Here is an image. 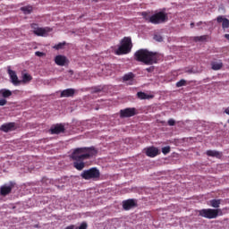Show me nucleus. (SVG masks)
<instances>
[{
  "label": "nucleus",
  "mask_w": 229,
  "mask_h": 229,
  "mask_svg": "<svg viewBox=\"0 0 229 229\" xmlns=\"http://www.w3.org/2000/svg\"><path fill=\"white\" fill-rule=\"evenodd\" d=\"M211 68L213 69V71H219V70L223 69V64L221 62H219V63L213 62L211 64Z\"/></svg>",
  "instance_id": "19"
},
{
  "label": "nucleus",
  "mask_w": 229,
  "mask_h": 229,
  "mask_svg": "<svg viewBox=\"0 0 229 229\" xmlns=\"http://www.w3.org/2000/svg\"><path fill=\"white\" fill-rule=\"evenodd\" d=\"M65 46V43H58L57 45H55L54 47V49H62V47H64Z\"/></svg>",
  "instance_id": "31"
},
{
  "label": "nucleus",
  "mask_w": 229,
  "mask_h": 229,
  "mask_svg": "<svg viewBox=\"0 0 229 229\" xmlns=\"http://www.w3.org/2000/svg\"><path fill=\"white\" fill-rule=\"evenodd\" d=\"M82 180H93L98 181L101 177V172L97 167H92L88 170H84L81 174Z\"/></svg>",
  "instance_id": "5"
},
{
  "label": "nucleus",
  "mask_w": 229,
  "mask_h": 229,
  "mask_svg": "<svg viewBox=\"0 0 229 229\" xmlns=\"http://www.w3.org/2000/svg\"><path fill=\"white\" fill-rule=\"evenodd\" d=\"M141 15L143 19H145V21L150 22L151 24H162L163 22H165L168 19L167 13L164 12H159L157 13L153 14L152 16H149L148 13L143 12Z\"/></svg>",
  "instance_id": "3"
},
{
  "label": "nucleus",
  "mask_w": 229,
  "mask_h": 229,
  "mask_svg": "<svg viewBox=\"0 0 229 229\" xmlns=\"http://www.w3.org/2000/svg\"><path fill=\"white\" fill-rule=\"evenodd\" d=\"M65 132V126L62 123H57L50 128V133L52 135H60V133Z\"/></svg>",
  "instance_id": "9"
},
{
  "label": "nucleus",
  "mask_w": 229,
  "mask_h": 229,
  "mask_svg": "<svg viewBox=\"0 0 229 229\" xmlns=\"http://www.w3.org/2000/svg\"><path fill=\"white\" fill-rule=\"evenodd\" d=\"M31 80H33V78L31 77V75L28 74V73H24L22 75V82L23 83H30V81H31Z\"/></svg>",
  "instance_id": "22"
},
{
  "label": "nucleus",
  "mask_w": 229,
  "mask_h": 229,
  "mask_svg": "<svg viewBox=\"0 0 229 229\" xmlns=\"http://www.w3.org/2000/svg\"><path fill=\"white\" fill-rule=\"evenodd\" d=\"M176 124V122L174 119H169L168 120V125L169 126H174Z\"/></svg>",
  "instance_id": "32"
},
{
  "label": "nucleus",
  "mask_w": 229,
  "mask_h": 229,
  "mask_svg": "<svg viewBox=\"0 0 229 229\" xmlns=\"http://www.w3.org/2000/svg\"><path fill=\"white\" fill-rule=\"evenodd\" d=\"M144 153L147 157H149L150 158H155V157H157V155H160V151L157 147H148L147 148H144Z\"/></svg>",
  "instance_id": "10"
},
{
  "label": "nucleus",
  "mask_w": 229,
  "mask_h": 229,
  "mask_svg": "<svg viewBox=\"0 0 229 229\" xmlns=\"http://www.w3.org/2000/svg\"><path fill=\"white\" fill-rule=\"evenodd\" d=\"M207 155L208 157H216V158H221L223 157V154L216 150H208Z\"/></svg>",
  "instance_id": "18"
},
{
  "label": "nucleus",
  "mask_w": 229,
  "mask_h": 229,
  "mask_svg": "<svg viewBox=\"0 0 229 229\" xmlns=\"http://www.w3.org/2000/svg\"><path fill=\"white\" fill-rule=\"evenodd\" d=\"M35 55H36V56H44V53L39 52V51H37V52L35 53Z\"/></svg>",
  "instance_id": "35"
},
{
  "label": "nucleus",
  "mask_w": 229,
  "mask_h": 229,
  "mask_svg": "<svg viewBox=\"0 0 229 229\" xmlns=\"http://www.w3.org/2000/svg\"><path fill=\"white\" fill-rule=\"evenodd\" d=\"M225 37L227 38V40H229V34H225Z\"/></svg>",
  "instance_id": "37"
},
{
  "label": "nucleus",
  "mask_w": 229,
  "mask_h": 229,
  "mask_svg": "<svg viewBox=\"0 0 229 229\" xmlns=\"http://www.w3.org/2000/svg\"><path fill=\"white\" fill-rule=\"evenodd\" d=\"M137 96H138L139 99H149V95H148L142 91L138 92Z\"/></svg>",
  "instance_id": "25"
},
{
  "label": "nucleus",
  "mask_w": 229,
  "mask_h": 229,
  "mask_svg": "<svg viewBox=\"0 0 229 229\" xmlns=\"http://www.w3.org/2000/svg\"><path fill=\"white\" fill-rule=\"evenodd\" d=\"M147 72H153L155 71V66H149L146 68Z\"/></svg>",
  "instance_id": "33"
},
{
  "label": "nucleus",
  "mask_w": 229,
  "mask_h": 229,
  "mask_svg": "<svg viewBox=\"0 0 229 229\" xmlns=\"http://www.w3.org/2000/svg\"><path fill=\"white\" fill-rule=\"evenodd\" d=\"M135 207H137V200L134 199H129L123 201V210H131V208H135Z\"/></svg>",
  "instance_id": "11"
},
{
  "label": "nucleus",
  "mask_w": 229,
  "mask_h": 229,
  "mask_svg": "<svg viewBox=\"0 0 229 229\" xmlns=\"http://www.w3.org/2000/svg\"><path fill=\"white\" fill-rule=\"evenodd\" d=\"M185 85H187V81L182 79L181 81L176 82V87L180 88V87H185Z\"/></svg>",
  "instance_id": "27"
},
{
  "label": "nucleus",
  "mask_w": 229,
  "mask_h": 229,
  "mask_svg": "<svg viewBox=\"0 0 229 229\" xmlns=\"http://www.w3.org/2000/svg\"><path fill=\"white\" fill-rule=\"evenodd\" d=\"M134 60L136 62H141L145 65H153V64H157L160 60V55L157 52H151L148 49H139L134 53Z\"/></svg>",
  "instance_id": "2"
},
{
  "label": "nucleus",
  "mask_w": 229,
  "mask_h": 229,
  "mask_svg": "<svg viewBox=\"0 0 229 229\" xmlns=\"http://www.w3.org/2000/svg\"><path fill=\"white\" fill-rule=\"evenodd\" d=\"M12 189H13V185H3L0 187V195L1 196H8L12 192Z\"/></svg>",
  "instance_id": "15"
},
{
  "label": "nucleus",
  "mask_w": 229,
  "mask_h": 229,
  "mask_svg": "<svg viewBox=\"0 0 229 229\" xmlns=\"http://www.w3.org/2000/svg\"><path fill=\"white\" fill-rule=\"evenodd\" d=\"M98 155V149L94 147H84V148H78L73 150L72 153V158L75 161L73 163V167L77 169V171H83L85 168L84 160H89Z\"/></svg>",
  "instance_id": "1"
},
{
  "label": "nucleus",
  "mask_w": 229,
  "mask_h": 229,
  "mask_svg": "<svg viewBox=\"0 0 229 229\" xmlns=\"http://www.w3.org/2000/svg\"><path fill=\"white\" fill-rule=\"evenodd\" d=\"M7 101L4 98L0 99V106H4L6 105Z\"/></svg>",
  "instance_id": "34"
},
{
  "label": "nucleus",
  "mask_w": 229,
  "mask_h": 229,
  "mask_svg": "<svg viewBox=\"0 0 229 229\" xmlns=\"http://www.w3.org/2000/svg\"><path fill=\"white\" fill-rule=\"evenodd\" d=\"M193 40L195 42H205V40H207V36L194 37Z\"/></svg>",
  "instance_id": "26"
},
{
  "label": "nucleus",
  "mask_w": 229,
  "mask_h": 229,
  "mask_svg": "<svg viewBox=\"0 0 229 229\" xmlns=\"http://www.w3.org/2000/svg\"><path fill=\"white\" fill-rule=\"evenodd\" d=\"M162 153L164 155H167L168 153H171V147H164L162 148Z\"/></svg>",
  "instance_id": "29"
},
{
  "label": "nucleus",
  "mask_w": 229,
  "mask_h": 229,
  "mask_svg": "<svg viewBox=\"0 0 229 229\" xmlns=\"http://www.w3.org/2000/svg\"><path fill=\"white\" fill-rule=\"evenodd\" d=\"M133 78H135V75L132 72H129L123 76V81H130Z\"/></svg>",
  "instance_id": "24"
},
{
  "label": "nucleus",
  "mask_w": 229,
  "mask_h": 229,
  "mask_svg": "<svg viewBox=\"0 0 229 229\" xmlns=\"http://www.w3.org/2000/svg\"><path fill=\"white\" fill-rule=\"evenodd\" d=\"M210 205L213 208H219V205H221V200L219 199H212L210 200Z\"/></svg>",
  "instance_id": "23"
},
{
  "label": "nucleus",
  "mask_w": 229,
  "mask_h": 229,
  "mask_svg": "<svg viewBox=\"0 0 229 229\" xmlns=\"http://www.w3.org/2000/svg\"><path fill=\"white\" fill-rule=\"evenodd\" d=\"M88 226L89 225H87L86 222H82L79 227H76V229H87Z\"/></svg>",
  "instance_id": "30"
},
{
  "label": "nucleus",
  "mask_w": 229,
  "mask_h": 229,
  "mask_svg": "<svg viewBox=\"0 0 229 229\" xmlns=\"http://www.w3.org/2000/svg\"><path fill=\"white\" fill-rule=\"evenodd\" d=\"M154 40H156L157 42H163L164 41V38H162L161 35L156 34L154 36Z\"/></svg>",
  "instance_id": "28"
},
{
  "label": "nucleus",
  "mask_w": 229,
  "mask_h": 229,
  "mask_svg": "<svg viewBox=\"0 0 229 229\" xmlns=\"http://www.w3.org/2000/svg\"><path fill=\"white\" fill-rule=\"evenodd\" d=\"M131 47H133V44L131 43V38L124 37L121 40V45L114 51L115 55H128V53H131Z\"/></svg>",
  "instance_id": "4"
},
{
  "label": "nucleus",
  "mask_w": 229,
  "mask_h": 229,
  "mask_svg": "<svg viewBox=\"0 0 229 229\" xmlns=\"http://www.w3.org/2000/svg\"><path fill=\"white\" fill-rule=\"evenodd\" d=\"M21 12H23V13H25V15H28L30 13H31V12H33V7L30 5L28 6H23L21 8Z\"/></svg>",
  "instance_id": "20"
},
{
  "label": "nucleus",
  "mask_w": 229,
  "mask_h": 229,
  "mask_svg": "<svg viewBox=\"0 0 229 229\" xmlns=\"http://www.w3.org/2000/svg\"><path fill=\"white\" fill-rule=\"evenodd\" d=\"M201 24H205V26H207V22H203V21H199L197 23V26H201Z\"/></svg>",
  "instance_id": "36"
},
{
  "label": "nucleus",
  "mask_w": 229,
  "mask_h": 229,
  "mask_svg": "<svg viewBox=\"0 0 229 229\" xmlns=\"http://www.w3.org/2000/svg\"><path fill=\"white\" fill-rule=\"evenodd\" d=\"M76 90L74 89H67L61 91L60 98H73Z\"/></svg>",
  "instance_id": "16"
},
{
  "label": "nucleus",
  "mask_w": 229,
  "mask_h": 229,
  "mask_svg": "<svg viewBox=\"0 0 229 229\" xmlns=\"http://www.w3.org/2000/svg\"><path fill=\"white\" fill-rule=\"evenodd\" d=\"M219 212H221V209L208 208L199 210V215L201 217H206V219H216L219 216Z\"/></svg>",
  "instance_id": "6"
},
{
  "label": "nucleus",
  "mask_w": 229,
  "mask_h": 229,
  "mask_svg": "<svg viewBox=\"0 0 229 229\" xmlns=\"http://www.w3.org/2000/svg\"><path fill=\"white\" fill-rule=\"evenodd\" d=\"M0 96L4 98H10V96H12V92L10 89H0Z\"/></svg>",
  "instance_id": "21"
},
{
  "label": "nucleus",
  "mask_w": 229,
  "mask_h": 229,
  "mask_svg": "<svg viewBox=\"0 0 229 229\" xmlns=\"http://www.w3.org/2000/svg\"><path fill=\"white\" fill-rule=\"evenodd\" d=\"M1 131H4L8 133V131H13L15 130V123H8L5 124L1 125L0 127Z\"/></svg>",
  "instance_id": "13"
},
{
  "label": "nucleus",
  "mask_w": 229,
  "mask_h": 229,
  "mask_svg": "<svg viewBox=\"0 0 229 229\" xmlns=\"http://www.w3.org/2000/svg\"><path fill=\"white\" fill-rule=\"evenodd\" d=\"M137 108L135 107H127L125 109L120 110V117L121 119H126L128 117H133L137 115Z\"/></svg>",
  "instance_id": "7"
},
{
  "label": "nucleus",
  "mask_w": 229,
  "mask_h": 229,
  "mask_svg": "<svg viewBox=\"0 0 229 229\" xmlns=\"http://www.w3.org/2000/svg\"><path fill=\"white\" fill-rule=\"evenodd\" d=\"M8 74L13 85H19L21 83V81H19V77H17L15 71L8 69Z\"/></svg>",
  "instance_id": "14"
},
{
  "label": "nucleus",
  "mask_w": 229,
  "mask_h": 229,
  "mask_svg": "<svg viewBox=\"0 0 229 229\" xmlns=\"http://www.w3.org/2000/svg\"><path fill=\"white\" fill-rule=\"evenodd\" d=\"M191 28H194V22L191 23Z\"/></svg>",
  "instance_id": "38"
},
{
  "label": "nucleus",
  "mask_w": 229,
  "mask_h": 229,
  "mask_svg": "<svg viewBox=\"0 0 229 229\" xmlns=\"http://www.w3.org/2000/svg\"><path fill=\"white\" fill-rule=\"evenodd\" d=\"M216 21L220 24L222 22V28L224 30H226L229 28V20L223 17V16H218L216 18Z\"/></svg>",
  "instance_id": "17"
},
{
  "label": "nucleus",
  "mask_w": 229,
  "mask_h": 229,
  "mask_svg": "<svg viewBox=\"0 0 229 229\" xmlns=\"http://www.w3.org/2000/svg\"><path fill=\"white\" fill-rule=\"evenodd\" d=\"M31 28L34 30V35H37L38 37H46V35L51 31L49 28H40L37 23H32Z\"/></svg>",
  "instance_id": "8"
},
{
  "label": "nucleus",
  "mask_w": 229,
  "mask_h": 229,
  "mask_svg": "<svg viewBox=\"0 0 229 229\" xmlns=\"http://www.w3.org/2000/svg\"><path fill=\"white\" fill-rule=\"evenodd\" d=\"M55 62L56 65H59L60 67H64L66 64H69V60L64 55H56L55 57Z\"/></svg>",
  "instance_id": "12"
}]
</instances>
